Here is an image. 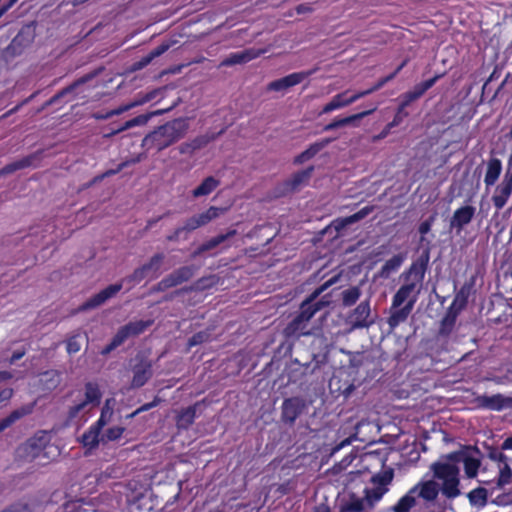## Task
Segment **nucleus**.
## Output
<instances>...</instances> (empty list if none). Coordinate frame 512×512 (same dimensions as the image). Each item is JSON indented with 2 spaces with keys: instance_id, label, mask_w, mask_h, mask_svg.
Masks as SVG:
<instances>
[{
  "instance_id": "55",
  "label": "nucleus",
  "mask_w": 512,
  "mask_h": 512,
  "mask_svg": "<svg viewBox=\"0 0 512 512\" xmlns=\"http://www.w3.org/2000/svg\"><path fill=\"white\" fill-rule=\"evenodd\" d=\"M1 512H32V508L28 503L19 501L10 505Z\"/></svg>"
},
{
  "instance_id": "7",
  "label": "nucleus",
  "mask_w": 512,
  "mask_h": 512,
  "mask_svg": "<svg viewBox=\"0 0 512 512\" xmlns=\"http://www.w3.org/2000/svg\"><path fill=\"white\" fill-rule=\"evenodd\" d=\"M486 460L482 468L483 474L490 468H496L499 474V483H511L512 481V437L506 438L500 446H485Z\"/></svg>"
},
{
  "instance_id": "46",
  "label": "nucleus",
  "mask_w": 512,
  "mask_h": 512,
  "mask_svg": "<svg viewBox=\"0 0 512 512\" xmlns=\"http://www.w3.org/2000/svg\"><path fill=\"white\" fill-rule=\"evenodd\" d=\"M342 305L344 307L353 306L361 296V290L358 286L350 287L341 293Z\"/></svg>"
},
{
  "instance_id": "36",
  "label": "nucleus",
  "mask_w": 512,
  "mask_h": 512,
  "mask_svg": "<svg viewBox=\"0 0 512 512\" xmlns=\"http://www.w3.org/2000/svg\"><path fill=\"white\" fill-rule=\"evenodd\" d=\"M256 56H257V54L251 49L240 51V52H235V53H231L229 56L224 58L221 61L220 65L225 66V67H230V66H234L237 64H245V63L253 60Z\"/></svg>"
},
{
  "instance_id": "34",
  "label": "nucleus",
  "mask_w": 512,
  "mask_h": 512,
  "mask_svg": "<svg viewBox=\"0 0 512 512\" xmlns=\"http://www.w3.org/2000/svg\"><path fill=\"white\" fill-rule=\"evenodd\" d=\"M236 234L235 230H230L226 234L217 235L206 242L202 243L197 247V249L193 252L192 256L197 257L203 254L206 251L212 250L225 242L228 238L234 236Z\"/></svg>"
},
{
  "instance_id": "59",
  "label": "nucleus",
  "mask_w": 512,
  "mask_h": 512,
  "mask_svg": "<svg viewBox=\"0 0 512 512\" xmlns=\"http://www.w3.org/2000/svg\"><path fill=\"white\" fill-rule=\"evenodd\" d=\"M182 229L185 231V233L188 235L190 232L200 228V225H199V222H198V219L196 217V215H193L192 217L188 218L184 225L181 226Z\"/></svg>"
},
{
  "instance_id": "47",
  "label": "nucleus",
  "mask_w": 512,
  "mask_h": 512,
  "mask_svg": "<svg viewBox=\"0 0 512 512\" xmlns=\"http://www.w3.org/2000/svg\"><path fill=\"white\" fill-rule=\"evenodd\" d=\"M393 478L394 470L392 468H388L374 475L371 481L378 487L388 488L387 486L392 482Z\"/></svg>"
},
{
  "instance_id": "60",
  "label": "nucleus",
  "mask_w": 512,
  "mask_h": 512,
  "mask_svg": "<svg viewBox=\"0 0 512 512\" xmlns=\"http://www.w3.org/2000/svg\"><path fill=\"white\" fill-rule=\"evenodd\" d=\"M180 238H183V239H187L188 238L187 234L185 233V231L182 229L181 226L177 227L171 234H169L166 237V240L169 241V242H176Z\"/></svg>"
},
{
  "instance_id": "2",
  "label": "nucleus",
  "mask_w": 512,
  "mask_h": 512,
  "mask_svg": "<svg viewBox=\"0 0 512 512\" xmlns=\"http://www.w3.org/2000/svg\"><path fill=\"white\" fill-rule=\"evenodd\" d=\"M467 451L468 446H463L459 450L441 455L440 459L431 463L429 467L432 478L426 480L433 481L436 485V490L448 500H454L461 496L460 468L458 464L462 463V459H464Z\"/></svg>"
},
{
  "instance_id": "21",
  "label": "nucleus",
  "mask_w": 512,
  "mask_h": 512,
  "mask_svg": "<svg viewBox=\"0 0 512 512\" xmlns=\"http://www.w3.org/2000/svg\"><path fill=\"white\" fill-rule=\"evenodd\" d=\"M172 109V107L167 109H159L152 111L147 114H141L138 115L130 120L125 121L121 126H119L116 129H113L110 133H108L106 136H112L115 134H118L120 132H123L125 130H128L130 128L136 127V126H143L145 125L152 117L162 115L166 112H169Z\"/></svg>"
},
{
  "instance_id": "16",
  "label": "nucleus",
  "mask_w": 512,
  "mask_h": 512,
  "mask_svg": "<svg viewBox=\"0 0 512 512\" xmlns=\"http://www.w3.org/2000/svg\"><path fill=\"white\" fill-rule=\"evenodd\" d=\"M122 289L121 283L110 284L79 306L78 311H87L104 304Z\"/></svg>"
},
{
  "instance_id": "15",
  "label": "nucleus",
  "mask_w": 512,
  "mask_h": 512,
  "mask_svg": "<svg viewBox=\"0 0 512 512\" xmlns=\"http://www.w3.org/2000/svg\"><path fill=\"white\" fill-rule=\"evenodd\" d=\"M442 77L443 74H436L434 77L416 84L412 90L400 95L399 105L407 108L412 102L420 99L425 94V92L432 88L435 83Z\"/></svg>"
},
{
  "instance_id": "41",
  "label": "nucleus",
  "mask_w": 512,
  "mask_h": 512,
  "mask_svg": "<svg viewBox=\"0 0 512 512\" xmlns=\"http://www.w3.org/2000/svg\"><path fill=\"white\" fill-rule=\"evenodd\" d=\"M403 254H396L392 256L390 259L386 260L380 270V275L383 277H388L391 273L397 271L402 263L404 262Z\"/></svg>"
},
{
  "instance_id": "32",
  "label": "nucleus",
  "mask_w": 512,
  "mask_h": 512,
  "mask_svg": "<svg viewBox=\"0 0 512 512\" xmlns=\"http://www.w3.org/2000/svg\"><path fill=\"white\" fill-rule=\"evenodd\" d=\"M332 139L326 138L320 141H317L311 144L306 150L297 155L294 159L295 164H302L310 159H312L315 155H317L323 148H325Z\"/></svg>"
},
{
  "instance_id": "30",
  "label": "nucleus",
  "mask_w": 512,
  "mask_h": 512,
  "mask_svg": "<svg viewBox=\"0 0 512 512\" xmlns=\"http://www.w3.org/2000/svg\"><path fill=\"white\" fill-rule=\"evenodd\" d=\"M372 210H373L372 207L365 206L350 216L335 219L333 221V226L338 232H340L348 225H351L353 223H356V222L364 219L368 214H370L372 212Z\"/></svg>"
},
{
  "instance_id": "31",
  "label": "nucleus",
  "mask_w": 512,
  "mask_h": 512,
  "mask_svg": "<svg viewBox=\"0 0 512 512\" xmlns=\"http://www.w3.org/2000/svg\"><path fill=\"white\" fill-rule=\"evenodd\" d=\"M459 314L460 313L457 312V310L448 307L447 312H446L445 316L442 318L440 325H439L438 335L440 337L446 338V337L450 336V334L454 330V327H455V324L457 321V317Z\"/></svg>"
},
{
  "instance_id": "58",
  "label": "nucleus",
  "mask_w": 512,
  "mask_h": 512,
  "mask_svg": "<svg viewBox=\"0 0 512 512\" xmlns=\"http://www.w3.org/2000/svg\"><path fill=\"white\" fill-rule=\"evenodd\" d=\"M81 349V345L78 341V336L74 335L68 338L66 341V350L68 354H76Z\"/></svg>"
},
{
  "instance_id": "64",
  "label": "nucleus",
  "mask_w": 512,
  "mask_h": 512,
  "mask_svg": "<svg viewBox=\"0 0 512 512\" xmlns=\"http://www.w3.org/2000/svg\"><path fill=\"white\" fill-rule=\"evenodd\" d=\"M72 512H97L92 506L83 503H74L72 505Z\"/></svg>"
},
{
  "instance_id": "8",
  "label": "nucleus",
  "mask_w": 512,
  "mask_h": 512,
  "mask_svg": "<svg viewBox=\"0 0 512 512\" xmlns=\"http://www.w3.org/2000/svg\"><path fill=\"white\" fill-rule=\"evenodd\" d=\"M48 443L49 437L46 432L39 431L18 446L16 456L21 461L32 462L44 455V450Z\"/></svg>"
},
{
  "instance_id": "57",
  "label": "nucleus",
  "mask_w": 512,
  "mask_h": 512,
  "mask_svg": "<svg viewBox=\"0 0 512 512\" xmlns=\"http://www.w3.org/2000/svg\"><path fill=\"white\" fill-rule=\"evenodd\" d=\"M175 43V41H163L160 45L152 49L150 52L152 54V57L157 58L167 52Z\"/></svg>"
},
{
  "instance_id": "37",
  "label": "nucleus",
  "mask_w": 512,
  "mask_h": 512,
  "mask_svg": "<svg viewBox=\"0 0 512 512\" xmlns=\"http://www.w3.org/2000/svg\"><path fill=\"white\" fill-rule=\"evenodd\" d=\"M213 139L208 135H200L192 139L191 141L184 142L179 146V152L181 154H192L196 150H199L209 144Z\"/></svg>"
},
{
  "instance_id": "1",
  "label": "nucleus",
  "mask_w": 512,
  "mask_h": 512,
  "mask_svg": "<svg viewBox=\"0 0 512 512\" xmlns=\"http://www.w3.org/2000/svg\"><path fill=\"white\" fill-rule=\"evenodd\" d=\"M428 261L429 255L426 252L401 274L403 283L392 297L390 315L387 318L390 329L393 330L405 322L412 312L421 290Z\"/></svg>"
},
{
  "instance_id": "11",
  "label": "nucleus",
  "mask_w": 512,
  "mask_h": 512,
  "mask_svg": "<svg viewBox=\"0 0 512 512\" xmlns=\"http://www.w3.org/2000/svg\"><path fill=\"white\" fill-rule=\"evenodd\" d=\"M512 195V169H507L501 182L496 185L491 197L492 204L500 211L508 203Z\"/></svg>"
},
{
  "instance_id": "22",
  "label": "nucleus",
  "mask_w": 512,
  "mask_h": 512,
  "mask_svg": "<svg viewBox=\"0 0 512 512\" xmlns=\"http://www.w3.org/2000/svg\"><path fill=\"white\" fill-rule=\"evenodd\" d=\"M475 212L476 209L474 206H461L460 208L454 211L450 220V226L452 228H455L457 232H460L466 225H468L472 221Z\"/></svg>"
},
{
  "instance_id": "9",
  "label": "nucleus",
  "mask_w": 512,
  "mask_h": 512,
  "mask_svg": "<svg viewBox=\"0 0 512 512\" xmlns=\"http://www.w3.org/2000/svg\"><path fill=\"white\" fill-rule=\"evenodd\" d=\"M195 272L194 266H182L165 276L151 288V293L164 292L190 280Z\"/></svg>"
},
{
  "instance_id": "33",
  "label": "nucleus",
  "mask_w": 512,
  "mask_h": 512,
  "mask_svg": "<svg viewBox=\"0 0 512 512\" xmlns=\"http://www.w3.org/2000/svg\"><path fill=\"white\" fill-rule=\"evenodd\" d=\"M151 324L152 321L143 320L129 322L128 324L120 327L118 332L126 341L130 336H137L142 334Z\"/></svg>"
},
{
  "instance_id": "24",
  "label": "nucleus",
  "mask_w": 512,
  "mask_h": 512,
  "mask_svg": "<svg viewBox=\"0 0 512 512\" xmlns=\"http://www.w3.org/2000/svg\"><path fill=\"white\" fill-rule=\"evenodd\" d=\"M219 279L216 275H209L199 278L194 282L192 286L184 287L180 290L175 291L174 293L170 295H166L164 297L165 301H170L173 299L174 296L179 295L182 292H191V291H204L207 289L212 288L218 283Z\"/></svg>"
},
{
  "instance_id": "44",
  "label": "nucleus",
  "mask_w": 512,
  "mask_h": 512,
  "mask_svg": "<svg viewBox=\"0 0 512 512\" xmlns=\"http://www.w3.org/2000/svg\"><path fill=\"white\" fill-rule=\"evenodd\" d=\"M224 212L223 208L210 206L206 211L196 214L200 227L207 225L212 220L218 218Z\"/></svg>"
},
{
  "instance_id": "43",
  "label": "nucleus",
  "mask_w": 512,
  "mask_h": 512,
  "mask_svg": "<svg viewBox=\"0 0 512 512\" xmlns=\"http://www.w3.org/2000/svg\"><path fill=\"white\" fill-rule=\"evenodd\" d=\"M314 170L313 166H309L308 168L301 170L299 172H296L292 175V177L289 179L287 184L291 187V189L298 188L301 184L308 181L311 177V174Z\"/></svg>"
},
{
  "instance_id": "54",
  "label": "nucleus",
  "mask_w": 512,
  "mask_h": 512,
  "mask_svg": "<svg viewBox=\"0 0 512 512\" xmlns=\"http://www.w3.org/2000/svg\"><path fill=\"white\" fill-rule=\"evenodd\" d=\"M161 401H162L161 398H159L158 396H155L153 401L141 405L133 413H131L128 417L133 418L142 412H146V411L158 406L161 403Z\"/></svg>"
},
{
  "instance_id": "42",
  "label": "nucleus",
  "mask_w": 512,
  "mask_h": 512,
  "mask_svg": "<svg viewBox=\"0 0 512 512\" xmlns=\"http://www.w3.org/2000/svg\"><path fill=\"white\" fill-rule=\"evenodd\" d=\"M389 491L388 488L375 486L373 488H366L364 493V499L369 505V507H374L376 503H378L383 496Z\"/></svg>"
},
{
  "instance_id": "19",
  "label": "nucleus",
  "mask_w": 512,
  "mask_h": 512,
  "mask_svg": "<svg viewBox=\"0 0 512 512\" xmlns=\"http://www.w3.org/2000/svg\"><path fill=\"white\" fill-rule=\"evenodd\" d=\"M371 309L370 300L367 299L358 304V306L349 315L350 323L354 328H367L373 324L370 319Z\"/></svg>"
},
{
  "instance_id": "61",
  "label": "nucleus",
  "mask_w": 512,
  "mask_h": 512,
  "mask_svg": "<svg viewBox=\"0 0 512 512\" xmlns=\"http://www.w3.org/2000/svg\"><path fill=\"white\" fill-rule=\"evenodd\" d=\"M153 59H155V58L152 57L151 52H149L147 55L143 56L140 60L133 63V70L143 69L148 64H150Z\"/></svg>"
},
{
  "instance_id": "18",
  "label": "nucleus",
  "mask_w": 512,
  "mask_h": 512,
  "mask_svg": "<svg viewBox=\"0 0 512 512\" xmlns=\"http://www.w3.org/2000/svg\"><path fill=\"white\" fill-rule=\"evenodd\" d=\"M464 473L468 479L477 477L479 471H482L484 464L480 458V450L476 446H468V451L462 459Z\"/></svg>"
},
{
  "instance_id": "6",
  "label": "nucleus",
  "mask_w": 512,
  "mask_h": 512,
  "mask_svg": "<svg viewBox=\"0 0 512 512\" xmlns=\"http://www.w3.org/2000/svg\"><path fill=\"white\" fill-rule=\"evenodd\" d=\"M188 124L182 118H176L158 126L147 134L142 140V147L146 150L160 152L183 138L187 132Z\"/></svg>"
},
{
  "instance_id": "5",
  "label": "nucleus",
  "mask_w": 512,
  "mask_h": 512,
  "mask_svg": "<svg viewBox=\"0 0 512 512\" xmlns=\"http://www.w3.org/2000/svg\"><path fill=\"white\" fill-rule=\"evenodd\" d=\"M433 481L422 478L412 486L398 501L391 507L392 512H411L417 506L426 509L437 503L439 495Z\"/></svg>"
},
{
  "instance_id": "49",
  "label": "nucleus",
  "mask_w": 512,
  "mask_h": 512,
  "mask_svg": "<svg viewBox=\"0 0 512 512\" xmlns=\"http://www.w3.org/2000/svg\"><path fill=\"white\" fill-rule=\"evenodd\" d=\"M99 436L100 433L89 427V429L81 436V443L84 447H88L90 449L96 448L99 444Z\"/></svg>"
},
{
  "instance_id": "51",
  "label": "nucleus",
  "mask_w": 512,
  "mask_h": 512,
  "mask_svg": "<svg viewBox=\"0 0 512 512\" xmlns=\"http://www.w3.org/2000/svg\"><path fill=\"white\" fill-rule=\"evenodd\" d=\"M125 428L121 426H114L108 428L104 435L102 436V440L105 441H115L118 440L124 433Z\"/></svg>"
},
{
  "instance_id": "28",
  "label": "nucleus",
  "mask_w": 512,
  "mask_h": 512,
  "mask_svg": "<svg viewBox=\"0 0 512 512\" xmlns=\"http://www.w3.org/2000/svg\"><path fill=\"white\" fill-rule=\"evenodd\" d=\"M35 408V402L21 406L18 409L13 410L8 416L0 420V433L10 427L19 419L27 416L33 412Z\"/></svg>"
},
{
  "instance_id": "63",
  "label": "nucleus",
  "mask_w": 512,
  "mask_h": 512,
  "mask_svg": "<svg viewBox=\"0 0 512 512\" xmlns=\"http://www.w3.org/2000/svg\"><path fill=\"white\" fill-rule=\"evenodd\" d=\"M433 221H434V218L430 217L429 219H426L425 221L420 223V225L418 227V231L422 236H424L431 230Z\"/></svg>"
},
{
  "instance_id": "35",
  "label": "nucleus",
  "mask_w": 512,
  "mask_h": 512,
  "mask_svg": "<svg viewBox=\"0 0 512 512\" xmlns=\"http://www.w3.org/2000/svg\"><path fill=\"white\" fill-rule=\"evenodd\" d=\"M196 406L197 404L188 406L176 415L175 421L178 430H187L194 423L196 418Z\"/></svg>"
},
{
  "instance_id": "26",
  "label": "nucleus",
  "mask_w": 512,
  "mask_h": 512,
  "mask_svg": "<svg viewBox=\"0 0 512 512\" xmlns=\"http://www.w3.org/2000/svg\"><path fill=\"white\" fill-rule=\"evenodd\" d=\"M502 170V161L499 158L491 157L488 159L484 175V184L487 190L496 184Z\"/></svg>"
},
{
  "instance_id": "14",
  "label": "nucleus",
  "mask_w": 512,
  "mask_h": 512,
  "mask_svg": "<svg viewBox=\"0 0 512 512\" xmlns=\"http://www.w3.org/2000/svg\"><path fill=\"white\" fill-rule=\"evenodd\" d=\"M475 402L478 408L491 411H503L512 408V397L500 393L491 396L479 395L475 398Z\"/></svg>"
},
{
  "instance_id": "53",
  "label": "nucleus",
  "mask_w": 512,
  "mask_h": 512,
  "mask_svg": "<svg viewBox=\"0 0 512 512\" xmlns=\"http://www.w3.org/2000/svg\"><path fill=\"white\" fill-rule=\"evenodd\" d=\"M124 342L125 340L123 339L122 335H120L119 332L117 331V333L113 336L111 342L102 349L101 354L107 355L111 353L114 349L122 345Z\"/></svg>"
},
{
  "instance_id": "10",
  "label": "nucleus",
  "mask_w": 512,
  "mask_h": 512,
  "mask_svg": "<svg viewBox=\"0 0 512 512\" xmlns=\"http://www.w3.org/2000/svg\"><path fill=\"white\" fill-rule=\"evenodd\" d=\"M306 408L307 404L301 397L294 396L284 399L281 406V421L286 425L293 426Z\"/></svg>"
},
{
  "instance_id": "39",
  "label": "nucleus",
  "mask_w": 512,
  "mask_h": 512,
  "mask_svg": "<svg viewBox=\"0 0 512 512\" xmlns=\"http://www.w3.org/2000/svg\"><path fill=\"white\" fill-rule=\"evenodd\" d=\"M36 155H28L26 157H23L17 161H14L12 163H9L5 165L1 169V174H11L17 170H21L27 167H30L34 164V161L36 160Z\"/></svg>"
},
{
  "instance_id": "23",
  "label": "nucleus",
  "mask_w": 512,
  "mask_h": 512,
  "mask_svg": "<svg viewBox=\"0 0 512 512\" xmlns=\"http://www.w3.org/2000/svg\"><path fill=\"white\" fill-rule=\"evenodd\" d=\"M475 286V277H471L466 280L461 288L457 291L451 305L449 308H453L457 310V312H461L468 304V299L471 295V292Z\"/></svg>"
},
{
  "instance_id": "13",
  "label": "nucleus",
  "mask_w": 512,
  "mask_h": 512,
  "mask_svg": "<svg viewBox=\"0 0 512 512\" xmlns=\"http://www.w3.org/2000/svg\"><path fill=\"white\" fill-rule=\"evenodd\" d=\"M35 39V31L31 26H24L17 35L12 39L6 48L9 56H17L22 54L25 48L29 47Z\"/></svg>"
},
{
  "instance_id": "48",
  "label": "nucleus",
  "mask_w": 512,
  "mask_h": 512,
  "mask_svg": "<svg viewBox=\"0 0 512 512\" xmlns=\"http://www.w3.org/2000/svg\"><path fill=\"white\" fill-rule=\"evenodd\" d=\"M364 500L353 495L349 501L341 505L340 512H362L364 510Z\"/></svg>"
},
{
  "instance_id": "3",
  "label": "nucleus",
  "mask_w": 512,
  "mask_h": 512,
  "mask_svg": "<svg viewBox=\"0 0 512 512\" xmlns=\"http://www.w3.org/2000/svg\"><path fill=\"white\" fill-rule=\"evenodd\" d=\"M332 283H334L333 279L327 281L320 289L314 291L300 304L298 313L283 329L282 334L287 341H296L301 337L311 336L314 334V327L311 324V319L318 311L322 310L329 304L328 301L318 299V296Z\"/></svg>"
},
{
  "instance_id": "17",
  "label": "nucleus",
  "mask_w": 512,
  "mask_h": 512,
  "mask_svg": "<svg viewBox=\"0 0 512 512\" xmlns=\"http://www.w3.org/2000/svg\"><path fill=\"white\" fill-rule=\"evenodd\" d=\"M313 71L294 72L280 79H276L267 85L268 91H284L288 88L296 86L312 75Z\"/></svg>"
},
{
  "instance_id": "56",
  "label": "nucleus",
  "mask_w": 512,
  "mask_h": 512,
  "mask_svg": "<svg viewBox=\"0 0 512 512\" xmlns=\"http://www.w3.org/2000/svg\"><path fill=\"white\" fill-rule=\"evenodd\" d=\"M409 116V113L406 111V108L398 105L396 113L391 121V126H399L405 118Z\"/></svg>"
},
{
  "instance_id": "45",
  "label": "nucleus",
  "mask_w": 512,
  "mask_h": 512,
  "mask_svg": "<svg viewBox=\"0 0 512 512\" xmlns=\"http://www.w3.org/2000/svg\"><path fill=\"white\" fill-rule=\"evenodd\" d=\"M164 259L165 255L163 253H156L149 259L148 262L143 264L148 272L152 274L151 278H157L159 276V271Z\"/></svg>"
},
{
  "instance_id": "20",
  "label": "nucleus",
  "mask_w": 512,
  "mask_h": 512,
  "mask_svg": "<svg viewBox=\"0 0 512 512\" xmlns=\"http://www.w3.org/2000/svg\"><path fill=\"white\" fill-rule=\"evenodd\" d=\"M377 109V106H373L371 109L352 114L343 118H335L330 123L326 124L323 128V131H332L341 127L345 126H358L359 121L366 116L371 115L373 112H375Z\"/></svg>"
},
{
  "instance_id": "29",
  "label": "nucleus",
  "mask_w": 512,
  "mask_h": 512,
  "mask_svg": "<svg viewBox=\"0 0 512 512\" xmlns=\"http://www.w3.org/2000/svg\"><path fill=\"white\" fill-rule=\"evenodd\" d=\"M95 74L94 73H89V74H86L80 78H78L77 80H75L73 83H71L70 85L66 86L65 88L61 89L60 91H58L53 97H51L46 105H53V104H56L60 99L64 98L65 96L67 95H70L72 93L75 92V90L87 83L88 81L92 80L94 78Z\"/></svg>"
},
{
  "instance_id": "4",
  "label": "nucleus",
  "mask_w": 512,
  "mask_h": 512,
  "mask_svg": "<svg viewBox=\"0 0 512 512\" xmlns=\"http://www.w3.org/2000/svg\"><path fill=\"white\" fill-rule=\"evenodd\" d=\"M483 486L472 489L467 498L473 507L483 508L488 502L497 506L512 505V487L507 489L509 483H499V474L494 471L492 479H481Z\"/></svg>"
},
{
  "instance_id": "38",
  "label": "nucleus",
  "mask_w": 512,
  "mask_h": 512,
  "mask_svg": "<svg viewBox=\"0 0 512 512\" xmlns=\"http://www.w3.org/2000/svg\"><path fill=\"white\" fill-rule=\"evenodd\" d=\"M220 181L213 176L206 177L199 186L192 191V196L195 198L207 196L211 194L218 186Z\"/></svg>"
},
{
  "instance_id": "50",
  "label": "nucleus",
  "mask_w": 512,
  "mask_h": 512,
  "mask_svg": "<svg viewBox=\"0 0 512 512\" xmlns=\"http://www.w3.org/2000/svg\"><path fill=\"white\" fill-rule=\"evenodd\" d=\"M150 273L146 269L144 265L136 268L129 276L126 277V281L133 284H139L146 277H148Z\"/></svg>"
},
{
  "instance_id": "52",
  "label": "nucleus",
  "mask_w": 512,
  "mask_h": 512,
  "mask_svg": "<svg viewBox=\"0 0 512 512\" xmlns=\"http://www.w3.org/2000/svg\"><path fill=\"white\" fill-rule=\"evenodd\" d=\"M210 334L207 331H199L188 339V348L200 345L209 340Z\"/></svg>"
},
{
  "instance_id": "25",
  "label": "nucleus",
  "mask_w": 512,
  "mask_h": 512,
  "mask_svg": "<svg viewBox=\"0 0 512 512\" xmlns=\"http://www.w3.org/2000/svg\"><path fill=\"white\" fill-rule=\"evenodd\" d=\"M158 92H159L158 89L149 91V92L145 93L143 96H141L139 99L135 100L134 102L120 106L116 109H113V110L107 112L105 115H97L96 118L97 119H108L112 116L120 115V114L130 110L131 108H134L136 106L143 105L147 102L152 101L153 99L156 98V96L158 95Z\"/></svg>"
},
{
  "instance_id": "40",
  "label": "nucleus",
  "mask_w": 512,
  "mask_h": 512,
  "mask_svg": "<svg viewBox=\"0 0 512 512\" xmlns=\"http://www.w3.org/2000/svg\"><path fill=\"white\" fill-rule=\"evenodd\" d=\"M348 91L341 92L333 96V98L323 106L322 110L320 111V115L322 114H328L334 110H338L344 107L348 106L346 95Z\"/></svg>"
},
{
  "instance_id": "27",
  "label": "nucleus",
  "mask_w": 512,
  "mask_h": 512,
  "mask_svg": "<svg viewBox=\"0 0 512 512\" xmlns=\"http://www.w3.org/2000/svg\"><path fill=\"white\" fill-rule=\"evenodd\" d=\"M152 376V365L150 362L141 361L133 367V378L131 386L140 388L144 386Z\"/></svg>"
},
{
  "instance_id": "62",
  "label": "nucleus",
  "mask_w": 512,
  "mask_h": 512,
  "mask_svg": "<svg viewBox=\"0 0 512 512\" xmlns=\"http://www.w3.org/2000/svg\"><path fill=\"white\" fill-rule=\"evenodd\" d=\"M105 417H106V410H105V408H103L99 419L93 425H91L90 428L97 431L98 433H101L102 428L106 425Z\"/></svg>"
},
{
  "instance_id": "12",
  "label": "nucleus",
  "mask_w": 512,
  "mask_h": 512,
  "mask_svg": "<svg viewBox=\"0 0 512 512\" xmlns=\"http://www.w3.org/2000/svg\"><path fill=\"white\" fill-rule=\"evenodd\" d=\"M102 393L96 382H87L85 384V400L77 403L68 410L69 418L73 419L88 405L98 406L101 402Z\"/></svg>"
}]
</instances>
